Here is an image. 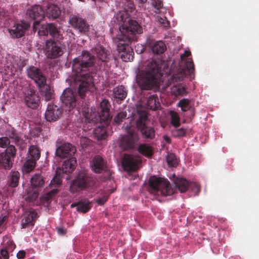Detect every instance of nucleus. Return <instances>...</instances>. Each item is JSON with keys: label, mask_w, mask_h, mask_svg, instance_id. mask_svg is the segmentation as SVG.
Here are the masks:
<instances>
[{"label": "nucleus", "mask_w": 259, "mask_h": 259, "mask_svg": "<svg viewBox=\"0 0 259 259\" xmlns=\"http://www.w3.org/2000/svg\"><path fill=\"white\" fill-rule=\"evenodd\" d=\"M49 23L42 25L39 28L38 34L40 36H46L49 34Z\"/></svg>", "instance_id": "45"}, {"label": "nucleus", "mask_w": 259, "mask_h": 259, "mask_svg": "<svg viewBox=\"0 0 259 259\" xmlns=\"http://www.w3.org/2000/svg\"><path fill=\"white\" fill-rule=\"evenodd\" d=\"M36 161L26 157V161L23 167V171L26 173H29L32 171L36 165Z\"/></svg>", "instance_id": "36"}, {"label": "nucleus", "mask_w": 259, "mask_h": 259, "mask_svg": "<svg viewBox=\"0 0 259 259\" xmlns=\"http://www.w3.org/2000/svg\"><path fill=\"white\" fill-rule=\"evenodd\" d=\"M95 183V181L93 177L84 171H81L71 184L70 191L74 193L86 188L92 187Z\"/></svg>", "instance_id": "7"}, {"label": "nucleus", "mask_w": 259, "mask_h": 259, "mask_svg": "<svg viewBox=\"0 0 259 259\" xmlns=\"http://www.w3.org/2000/svg\"><path fill=\"white\" fill-rule=\"evenodd\" d=\"M93 53L96 56L99 60L103 62H107L109 57L107 51L100 45L96 46L93 50Z\"/></svg>", "instance_id": "26"}, {"label": "nucleus", "mask_w": 259, "mask_h": 259, "mask_svg": "<svg viewBox=\"0 0 259 259\" xmlns=\"http://www.w3.org/2000/svg\"><path fill=\"white\" fill-rule=\"evenodd\" d=\"M191 55V52L189 51H185L184 53L181 56L182 60H184V58L189 57Z\"/></svg>", "instance_id": "58"}, {"label": "nucleus", "mask_w": 259, "mask_h": 259, "mask_svg": "<svg viewBox=\"0 0 259 259\" xmlns=\"http://www.w3.org/2000/svg\"><path fill=\"white\" fill-rule=\"evenodd\" d=\"M141 163L139 157L131 154H125L122 160V166L127 171H136Z\"/></svg>", "instance_id": "13"}, {"label": "nucleus", "mask_w": 259, "mask_h": 259, "mask_svg": "<svg viewBox=\"0 0 259 259\" xmlns=\"http://www.w3.org/2000/svg\"><path fill=\"white\" fill-rule=\"evenodd\" d=\"M62 113V110L60 107L53 103H49L45 112V118L49 122H54L60 117Z\"/></svg>", "instance_id": "18"}, {"label": "nucleus", "mask_w": 259, "mask_h": 259, "mask_svg": "<svg viewBox=\"0 0 259 259\" xmlns=\"http://www.w3.org/2000/svg\"><path fill=\"white\" fill-rule=\"evenodd\" d=\"M163 140L167 144H169L171 142L170 138L168 136H167L166 135H164L163 136Z\"/></svg>", "instance_id": "60"}, {"label": "nucleus", "mask_w": 259, "mask_h": 259, "mask_svg": "<svg viewBox=\"0 0 259 259\" xmlns=\"http://www.w3.org/2000/svg\"><path fill=\"white\" fill-rule=\"evenodd\" d=\"M147 0H136L139 7H144V4L146 3Z\"/></svg>", "instance_id": "59"}, {"label": "nucleus", "mask_w": 259, "mask_h": 259, "mask_svg": "<svg viewBox=\"0 0 259 259\" xmlns=\"http://www.w3.org/2000/svg\"><path fill=\"white\" fill-rule=\"evenodd\" d=\"M58 192L59 190L57 189H54L48 193L47 197L48 198H51L55 195H56Z\"/></svg>", "instance_id": "55"}, {"label": "nucleus", "mask_w": 259, "mask_h": 259, "mask_svg": "<svg viewBox=\"0 0 259 259\" xmlns=\"http://www.w3.org/2000/svg\"><path fill=\"white\" fill-rule=\"evenodd\" d=\"M139 139L138 134L133 130H130L127 134L121 138L120 145L124 150L134 149L137 145Z\"/></svg>", "instance_id": "8"}, {"label": "nucleus", "mask_w": 259, "mask_h": 259, "mask_svg": "<svg viewBox=\"0 0 259 259\" xmlns=\"http://www.w3.org/2000/svg\"><path fill=\"white\" fill-rule=\"evenodd\" d=\"M69 22L73 28L77 29L81 33H85L89 30V25L86 20L78 16L71 15Z\"/></svg>", "instance_id": "20"}, {"label": "nucleus", "mask_w": 259, "mask_h": 259, "mask_svg": "<svg viewBox=\"0 0 259 259\" xmlns=\"http://www.w3.org/2000/svg\"><path fill=\"white\" fill-rule=\"evenodd\" d=\"M20 174L18 171L12 170L8 176L7 184L9 187L15 188L19 185Z\"/></svg>", "instance_id": "28"}, {"label": "nucleus", "mask_w": 259, "mask_h": 259, "mask_svg": "<svg viewBox=\"0 0 259 259\" xmlns=\"http://www.w3.org/2000/svg\"><path fill=\"white\" fill-rule=\"evenodd\" d=\"M75 206L77 207V203H72V204H71V207H74Z\"/></svg>", "instance_id": "62"}, {"label": "nucleus", "mask_w": 259, "mask_h": 259, "mask_svg": "<svg viewBox=\"0 0 259 259\" xmlns=\"http://www.w3.org/2000/svg\"><path fill=\"white\" fill-rule=\"evenodd\" d=\"M62 183L61 177L60 174L57 172L54 177L53 180L51 181L50 185L55 186V187L60 186Z\"/></svg>", "instance_id": "47"}, {"label": "nucleus", "mask_w": 259, "mask_h": 259, "mask_svg": "<svg viewBox=\"0 0 259 259\" xmlns=\"http://www.w3.org/2000/svg\"><path fill=\"white\" fill-rule=\"evenodd\" d=\"M14 245L11 242H8L7 246L4 245L3 246V248L1 249L0 254L4 259L9 258V252L13 249L14 248Z\"/></svg>", "instance_id": "38"}, {"label": "nucleus", "mask_w": 259, "mask_h": 259, "mask_svg": "<svg viewBox=\"0 0 259 259\" xmlns=\"http://www.w3.org/2000/svg\"><path fill=\"white\" fill-rule=\"evenodd\" d=\"M111 105L109 101L104 99L100 104L99 111L100 112V119L104 121H108L111 119L110 109Z\"/></svg>", "instance_id": "23"}, {"label": "nucleus", "mask_w": 259, "mask_h": 259, "mask_svg": "<svg viewBox=\"0 0 259 259\" xmlns=\"http://www.w3.org/2000/svg\"><path fill=\"white\" fill-rule=\"evenodd\" d=\"M144 51V49L142 48L141 50L140 51L139 53H142Z\"/></svg>", "instance_id": "64"}, {"label": "nucleus", "mask_w": 259, "mask_h": 259, "mask_svg": "<svg viewBox=\"0 0 259 259\" xmlns=\"http://www.w3.org/2000/svg\"><path fill=\"white\" fill-rule=\"evenodd\" d=\"M172 134L175 137H183L185 136L186 134V130L184 128H180L176 129L172 132Z\"/></svg>", "instance_id": "49"}, {"label": "nucleus", "mask_w": 259, "mask_h": 259, "mask_svg": "<svg viewBox=\"0 0 259 259\" xmlns=\"http://www.w3.org/2000/svg\"><path fill=\"white\" fill-rule=\"evenodd\" d=\"M46 16L50 20H53L59 18L61 14L60 8L56 5H49L46 9Z\"/></svg>", "instance_id": "25"}, {"label": "nucleus", "mask_w": 259, "mask_h": 259, "mask_svg": "<svg viewBox=\"0 0 259 259\" xmlns=\"http://www.w3.org/2000/svg\"><path fill=\"white\" fill-rule=\"evenodd\" d=\"M119 30L122 36L117 38V50L121 54V58L124 62L133 61L134 53L133 49L129 44L132 41L137 39V34L143 33L142 27L137 21L134 20H129L127 23H123L120 27Z\"/></svg>", "instance_id": "2"}, {"label": "nucleus", "mask_w": 259, "mask_h": 259, "mask_svg": "<svg viewBox=\"0 0 259 259\" xmlns=\"http://www.w3.org/2000/svg\"><path fill=\"white\" fill-rule=\"evenodd\" d=\"M171 118V124L176 127L180 125V116L178 113L174 111H170L169 112Z\"/></svg>", "instance_id": "41"}, {"label": "nucleus", "mask_w": 259, "mask_h": 259, "mask_svg": "<svg viewBox=\"0 0 259 259\" xmlns=\"http://www.w3.org/2000/svg\"><path fill=\"white\" fill-rule=\"evenodd\" d=\"M37 217V214L33 209L26 212L22 220V228H26L29 225H33Z\"/></svg>", "instance_id": "24"}, {"label": "nucleus", "mask_w": 259, "mask_h": 259, "mask_svg": "<svg viewBox=\"0 0 259 259\" xmlns=\"http://www.w3.org/2000/svg\"><path fill=\"white\" fill-rule=\"evenodd\" d=\"M113 97L120 101L123 100L127 96V91L122 85L114 88L113 90Z\"/></svg>", "instance_id": "31"}, {"label": "nucleus", "mask_w": 259, "mask_h": 259, "mask_svg": "<svg viewBox=\"0 0 259 259\" xmlns=\"http://www.w3.org/2000/svg\"><path fill=\"white\" fill-rule=\"evenodd\" d=\"M149 184L148 191L151 194L155 195L160 193L161 195L167 196L175 193V189L170 186L167 179L151 176L149 180Z\"/></svg>", "instance_id": "5"}, {"label": "nucleus", "mask_w": 259, "mask_h": 259, "mask_svg": "<svg viewBox=\"0 0 259 259\" xmlns=\"http://www.w3.org/2000/svg\"><path fill=\"white\" fill-rule=\"evenodd\" d=\"M57 233L60 235H64L66 233V230L64 228H58L57 229Z\"/></svg>", "instance_id": "57"}, {"label": "nucleus", "mask_w": 259, "mask_h": 259, "mask_svg": "<svg viewBox=\"0 0 259 259\" xmlns=\"http://www.w3.org/2000/svg\"><path fill=\"white\" fill-rule=\"evenodd\" d=\"M136 126L145 141L149 142L155 138V130L152 126L149 125L148 117L146 112L142 111L139 113V117L136 120Z\"/></svg>", "instance_id": "6"}, {"label": "nucleus", "mask_w": 259, "mask_h": 259, "mask_svg": "<svg viewBox=\"0 0 259 259\" xmlns=\"http://www.w3.org/2000/svg\"><path fill=\"white\" fill-rule=\"evenodd\" d=\"M30 182L33 188L35 189L32 190V194L31 192H28V195L31 199H35L38 196V189L44 187L46 183V178L41 172H36L32 175Z\"/></svg>", "instance_id": "12"}, {"label": "nucleus", "mask_w": 259, "mask_h": 259, "mask_svg": "<svg viewBox=\"0 0 259 259\" xmlns=\"http://www.w3.org/2000/svg\"><path fill=\"white\" fill-rule=\"evenodd\" d=\"M36 134L39 135V134L41 133V129L39 127H37V128H36Z\"/></svg>", "instance_id": "61"}, {"label": "nucleus", "mask_w": 259, "mask_h": 259, "mask_svg": "<svg viewBox=\"0 0 259 259\" xmlns=\"http://www.w3.org/2000/svg\"><path fill=\"white\" fill-rule=\"evenodd\" d=\"M76 149L74 146L69 143H64L60 146L57 145L56 155L61 158L66 157H72V156L75 153Z\"/></svg>", "instance_id": "16"}, {"label": "nucleus", "mask_w": 259, "mask_h": 259, "mask_svg": "<svg viewBox=\"0 0 259 259\" xmlns=\"http://www.w3.org/2000/svg\"><path fill=\"white\" fill-rule=\"evenodd\" d=\"M49 33L52 37L55 39H61L63 38L62 35L61 34L59 29L53 23H49Z\"/></svg>", "instance_id": "37"}, {"label": "nucleus", "mask_w": 259, "mask_h": 259, "mask_svg": "<svg viewBox=\"0 0 259 259\" xmlns=\"http://www.w3.org/2000/svg\"><path fill=\"white\" fill-rule=\"evenodd\" d=\"M29 25L25 22H21L20 23L15 24L10 29H9V32L13 38H20L23 36L28 29Z\"/></svg>", "instance_id": "22"}, {"label": "nucleus", "mask_w": 259, "mask_h": 259, "mask_svg": "<svg viewBox=\"0 0 259 259\" xmlns=\"http://www.w3.org/2000/svg\"><path fill=\"white\" fill-rule=\"evenodd\" d=\"M108 200V197L104 196L96 200V202L100 205H103Z\"/></svg>", "instance_id": "54"}, {"label": "nucleus", "mask_w": 259, "mask_h": 259, "mask_svg": "<svg viewBox=\"0 0 259 259\" xmlns=\"http://www.w3.org/2000/svg\"><path fill=\"white\" fill-rule=\"evenodd\" d=\"M13 140L16 145L19 147V149L21 150H22L24 148H25L26 146V143H25L24 140H23L19 137V135L17 137V138H15Z\"/></svg>", "instance_id": "44"}, {"label": "nucleus", "mask_w": 259, "mask_h": 259, "mask_svg": "<svg viewBox=\"0 0 259 259\" xmlns=\"http://www.w3.org/2000/svg\"><path fill=\"white\" fill-rule=\"evenodd\" d=\"M91 143V140L85 137H81L80 140V144L82 148L89 146Z\"/></svg>", "instance_id": "51"}, {"label": "nucleus", "mask_w": 259, "mask_h": 259, "mask_svg": "<svg viewBox=\"0 0 259 259\" xmlns=\"http://www.w3.org/2000/svg\"><path fill=\"white\" fill-rule=\"evenodd\" d=\"M10 141L9 138L7 137H3L0 138V147L3 148H6L10 146Z\"/></svg>", "instance_id": "48"}, {"label": "nucleus", "mask_w": 259, "mask_h": 259, "mask_svg": "<svg viewBox=\"0 0 259 259\" xmlns=\"http://www.w3.org/2000/svg\"><path fill=\"white\" fill-rule=\"evenodd\" d=\"M160 60L149 62L145 71H139L136 75V82L142 90H151L159 85L158 78L161 76Z\"/></svg>", "instance_id": "3"}, {"label": "nucleus", "mask_w": 259, "mask_h": 259, "mask_svg": "<svg viewBox=\"0 0 259 259\" xmlns=\"http://www.w3.org/2000/svg\"><path fill=\"white\" fill-rule=\"evenodd\" d=\"M82 113L85 121L89 123L95 124L98 122L99 119L101 120L100 113L97 114L95 113H92L91 112V109L88 108L83 110Z\"/></svg>", "instance_id": "27"}, {"label": "nucleus", "mask_w": 259, "mask_h": 259, "mask_svg": "<svg viewBox=\"0 0 259 259\" xmlns=\"http://www.w3.org/2000/svg\"><path fill=\"white\" fill-rule=\"evenodd\" d=\"M174 183L175 186L181 193L185 192L190 186L189 182L186 179L182 178H177Z\"/></svg>", "instance_id": "32"}, {"label": "nucleus", "mask_w": 259, "mask_h": 259, "mask_svg": "<svg viewBox=\"0 0 259 259\" xmlns=\"http://www.w3.org/2000/svg\"><path fill=\"white\" fill-rule=\"evenodd\" d=\"M146 44L148 47L150 48L152 52L157 55L161 54L166 49L165 44L162 41H155L151 37H147Z\"/></svg>", "instance_id": "21"}, {"label": "nucleus", "mask_w": 259, "mask_h": 259, "mask_svg": "<svg viewBox=\"0 0 259 259\" xmlns=\"http://www.w3.org/2000/svg\"><path fill=\"white\" fill-rule=\"evenodd\" d=\"M152 5L157 10H159L163 6V4L161 0H153Z\"/></svg>", "instance_id": "52"}, {"label": "nucleus", "mask_w": 259, "mask_h": 259, "mask_svg": "<svg viewBox=\"0 0 259 259\" xmlns=\"http://www.w3.org/2000/svg\"><path fill=\"white\" fill-rule=\"evenodd\" d=\"M147 105L148 108L152 110H156L159 106L158 99L157 95H153L149 97L147 100Z\"/></svg>", "instance_id": "35"}, {"label": "nucleus", "mask_w": 259, "mask_h": 259, "mask_svg": "<svg viewBox=\"0 0 259 259\" xmlns=\"http://www.w3.org/2000/svg\"><path fill=\"white\" fill-rule=\"evenodd\" d=\"M91 208V204L90 202L88 200H85L82 202L77 203V207L76 209L78 212L86 213Z\"/></svg>", "instance_id": "40"}, {"label": "nucleus", "mask_w": 259, "mask_h": 259, "mask_svg": "<svg viewBox=\"0 0 259 259\" xmlns=\"http://www.w3.org/2000/svg\"><path fill=\"white\" fill-rule=\"evenodd\" d=\"M76 160L74 157H71L65 160L62 166V171L63 173H70L75 168Z\"/></svg>", "instance_id": "29"}, {"label": "nucleus", "mask_w": 259, "mask_h": 259, "mask_svg": "<svg viewBox=\"0 0 259 259\" xmlns=\"http://www.w3.org/2000/svg\"><path fill=\"white\" fill-rule=\"evenodd\" d=\"M29 78L33 79L38 88L41 94L44 96L46 101H50L54 95L49 84L47 83V78L41 70L38 67L30 66L26 69Z\"/></svg>", "instance_id": "4"}, {"label": "nucleus", "mask_w": 259, "mask_h": 259, "mask_svg": "<svg viewBox=\"0 0 259 259\" xmlns=\"http://www.w3.org/2000/svg\"><path fill=\"white\" fill-rule=\"evenodd\" d=\"M63 105L69 110L73 109L76 105V99L74 92L69 88L65 89L60 97Z\"/></svg>", "instance_id": "15"}, {"label": "nucleus", "mask_w": 259, "mask_h": 259, "mask_svg": "<svg viewBox=\"0 0 259 259\" xmlns=\"http://www.w3.org/2000/svg\"><path fill=\"white\" fill-rule=\"evenodd\" d=\"M94 56L85 51L81 55L73 59L72 68L75 72L74 83L77 87L78 94L82 99L85 96L88 91H93L95 85L93 81V73L89 71L90 68L94 63Z\"/></svg>", "instance_id": "1"}, {"label": "nucleus", "mask_w": 259, "mask_h": 259, "mask_svg": "<svg viewBox=\"0 0 259 259\" xmlns=\"http://www.w3.org/2000/svg\"><path fill=\"white\" fill-rule=\"evenodd\" d=\"M138 151L147 157H150L153 155L152 147L146 143L140 144L137 148Z\"/></svg>", "instance_id": "33"}, {"label": "nucleus", "mask_w": 259, "mask_h": 259, "mask_svg": "<svg viewBox=\"0 0 259 259\" xmlns=\"http://www.w3.org/2000/svg\"><path fill=\"white\" fill-rule=\"evenodd\" d=\"M166 160L168 164L171 166H175L177 165V159L175 155L172 153L167 155Z\"/></svg>", "instance_id": "46"}, {"label": "nucleus", "mask_w": 259, "mask_h": 259, "mask_svg": "<svg viewBox=\"0 0 259 259\" xmlns=\"http://www.w3.org/2000/svg\"><path fill=\"white\" fill-rule=\"evenodd\" d=\"M185 66L180 68L171 78L173 81L182 80L187 75L191 76L194 72V65L191 58H187L184 61Z\"/></svg>", "instance_id": "9"}, {"label": "nucleus", "mask_w": 259, "mask_h": 259, "mask_svg": "<svg viewBox=\"0 0 259 259\" xmlns=\"http://www.w3.org/2000/svg\"><path fill=\"white\" fill-rule=\"evenodd\" d=\"M94 133L95 137L99 141L105 140L107 137L106 130L104 128L100 126H98L94 130Z\"/></svg>", "instance_id": "39"}, {"label": "nucleus", "mask_w": 259, "mask_h": 259, "mask_svg": "<svg viewBox=\"0 0 259 259\" xmlns=\"http://www.w3.org/2000/svg\"><path fill=\"white\" fill-rule=\"evenodd\" d=\"M3 23V18L0 16V26Z\"/></svg>", "instance_id": "63"}, {"label": "nucleus", "mask_w": 259, "mask_h": 259, "mask_svg": "<svg viewBox=\"0 0 259 259\" xmlns=\"http://www.w3.org/2000/svg\"><path fill=\"white\" fill-rule=\"evenodd\" d=\"M92 170L96 174H101L107 171L108 167L106 161L100 155L95 156L90 163Z\"/></svg>", "instance_id": "19"}, {"label": "nucleus", "mask_w": 259, "mask_h": 259, "mask_svg": "<svg viewBox=\"0 0 259 259\" xmlns=\"http://www.w3.org/2000/svg\"><path fill=\"white\" fill-rule=\"evenodd\" d=\"M6 133L7 135L9 136V139H11L12 140H14L19 135L17 133L16 130L13 127L8 129Z\"/></svg>", "instance_id": "50"}, {"label": "nucleus", "mask_w": 259, "mask_h": 259, "mask_svg": "<svg viewBox=\"0 0 259 259\" xmlns=\"http://www.w3.org/2000/svg\"><path fill=\"white\" fill-rule=\"evenodd\" d=\"M24 100L26 106L32 109H36L39 106V96L33 90H29L25 93Z\"/></svg>", "instance_id": "17"}, {"label": "nucleus", "mask_w": 259, "mask_h": 259, "mask_svg": "<svg viewBox=\"0 0 259 259\" xmlns=\"http://www.w3.org/2000/svg\"><path fill=\"white\" fill-rule=\"evenodd\" d=\"M190 101L188 99H183L178 103V106L181 108L183 111L185 112L189 109Z\"/></svg>", "instance_id": "43"}, {"label": "nucleus", "mask_w": 259, "mask_h": 259, "mask_svg": "<svg viewBox=\"0 0 259 259\" xmlns=\"http://www.w3.org/2000/svg\"><path fill=\"white\" fill-rule=\"evenodd\" d=\"M40 157V151L36 145H32L28 148L27 157L37 161Z\"/></svg>", "instance_id": "34"}, {"label": "nucleus", "mask_w": 259, "mask_h": 259, "mask_svg": "<svg viewBox=\"0 0 259 259\" xmlns=\"http://www.w3.org/2000/svg\"><path fill=\"white\" fill-rule=\"evenodd\" d=\"M159 21L164 27H168L169 26V23L165 17L164 18H160L159 19Z\"/></svg>", "instance_id": "53"}, {"label": "nucleus", "mask_w": 259, "mask_h": 259, "mask_svg": "<svg viewBox=\"0 0 259 259\" xmlns=\"http://www.w3.org/2000/svg\"><path fill=\"white\" fill-rule=\"evenodd\" d=\"M127 113L125 111H120L114 118V122L117 124H120L126 118Z\"/></svg>", "instance_id": "42"}, {"label": "nucleus", "mask_w": 259, "mask_h": 259, "mask_svg": "<svg viewBox=\"0 0 259 259\" xmlns=\"http://www.w3.org/2000/svg\"><path fill=\"white\" fill-rule=\"evenodd\" d=\"M25 251L24 250L19 251L17 254V257L19 259H23L25 256Z\"/></svg>", "instance_id": "56"}, {"label": "nucleus", "mask_w": 259, "mask_h": 259, "mask_svg": "<svg viewBox=\"0 0 259 259\" xmlns=\"http://www.w3.org/2000/svg\"><path fill=\"white\" fill-rule=\"evenodd\" d=\"M171 94L175 97L184 96L187 94V88L185 85L177 83L171 88Z\"/></svg>", "instance_id": "30"}, {"label": "nucleus", "mask_w": 259, "mask_h": 259, "mask_svg": "<svg viewBox=\"0 0 259 259\" xmlns=\"http://www.w3.org/2000/svg\"><path fill=\"white\" fill-rule=\"evenodd\" d=\"M45 55L48 58L56 59L61 56L63 51L60 44L54 40H47L45 45Z\"/></svg>", "instance_id": "11"}, {"label": "nucleus", "mask_w": 259, "mask_h": 259, "mask_svg": "<svg viewBox=\"0 0 259 259\" xmlns=\"http://www.w3.org/2000/svg\"><path fill=\"white\" fill-rule=\"evenodd\" d=\"M27 15L34 20L33 26L34 29H36L37 26L45 17V12L40 6L34 5L27 10Z\"/></svg>", "instance_id": "14"}, {"label": "nucleus", "mask_w": 259, "mask_h": 259, "mask_svg": "<svg viewBox=\"0 0 259 259\" xmlns=\"http://www.w3.org/2000/svg\"><path fill=\"white\" fill-rule=\"evenodd\" d=\"M16 154V149L13 145L9 146L5 151L0 153V168L10 169L13 166L12 158H14Z\"/></svg>", "instance_id": "10"}]
</instances>
